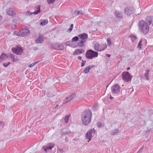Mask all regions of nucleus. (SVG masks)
Listing matches in <instances>:
<instances>
[{
	"instance_id": "obj_1",
	"label": "nucleus",
	"mask_w": 153,
	"mask_h": 153,
	"mask_svg": "<svg viewBox=\"0 0 153 153\" xmlns=\"http://www.w3.org/2000/svg\"><path fill=\"white\" fill-rule=\"evenodd\" d=\"M92 114L90 111H84L82 114V120L83 124L88 125L91 122Z\"/></svg>"
},
{
	"instance_id": "obj_2",
	"label": "nucleus",
	"mask_w": 153,
	"mask_h": 153,
	"mask_svg": "<svg viewBox=\"0 0 153 153\" xmlns=\"http://www.w3.org/2000/svg\"><path fill=\"white\" fill-rule=\"evenodd\" d=\"M139 27L140 30L144 34H146L149 30V25L146 24L144 21L141 20L139 22Z\"/></svg>"
},
{
	"instance_id": "obj_3",
	"label": "nucleus",
	"mask_w": 153,
	"mask_h": 153,
	"mask_svg": "<svg viewBox=\"0 0 153 153\" xmlns=\"http://www.w3.org/2000/svg\"><path fill=\"white\" fill-rule=\"evenodd\" d=\"M98 53L91 50H88L86 52L85 56L86 58L89 59L98 56Z\"/></svg>"
},
{
	"instance_id": "obj_4",
	"label": "nucleus",
	"mask_w": 153,
	"mask_h": 153,
	"mask_svg": "<svg viewBox=\"0 0 153 153\" xmlns=\"http://www.w3.org/2000/svg\"><path fill=\"white\" fill-rule=\"evenodd\" d=\"M30 33V31L27 29H24L18 31H15L14 34L18 36H24L29 34Z\"/></svg>"
},
{
	"instance_id": "obj_5",
	"label": "nucleus",
	"mask_w": 153,
	"mask_h": 153,
	"mask_svg": "<svg viewBox=\"0 0 153 153\" xmlns=\"http://www.w3.org/2000/svg\"><path fill=\"white\" fill-rule=\"evenodd\" d=\"M107 47V45L106 43L101 45L99 43H96L94 46V49L97 51H100L104 50Z\"/></svg>"
},
{
	"instance_id": "obj_6",
	"label": "nucleus",
	"mask_w": 153,
	"mask_h": 153,
	"mask_svg": "<svg viewBox=\"0 0 153 153\" xmlns=\"http://www.w3.org/2000/svg\"><path fill=\"white\" fill-rule=\"evenodd\" d=\"M122 77L123 79L125 82H128L130 81L132 78L128 72L125 71L123 72L122 74Z\"/></svg>"
},
{
	"instance_id": "obj_7",
	"label": "nucleus",
	"mask_w": 153,
	"mask_h": 153,
	"mask_svg": "<svg viewBox=\"0 0 153 153\" xmlns=\"http://www.w3.org/2000/svg\"><path fill=\"white\" fill-rule=\"evenodd\" d=\"M12 51L14 53L19 55H21L23 53V49L19 47L13 48Z\"/></svg>"
},
{
	"instance_id": "obj_8",
	"label": "nucleus",
	"mask_w": 153,
	"mask_h": 153,
	"mask_svg": "<svg viewBox=\"0 0 153 153\" xmlns=\"http://www.w3.org/2000/svg\"><path fill=\"white\" fill-rule=\"evenodd\" d=\"M145 22L148 25H151L153 27V16H148L146 18Z\"/></svg>"
},
{
	"instance_id": "obj_9",
	"label": "nucleus",
	"mask_w": 153,
	"mask_h": 153,
	"mask_svg": "<svg viewBox=\"0 0 153 153\" xmlns=\"http://www.w3.org/2000/svg\"><path fill=\"white\" fill-rule=\"evenodd\" d=\"M111 91L113 93H118L120 91V87L117 84L114 85L111 88Z\"/></svg>"
},
{
	"instance_id": "obj_10",
	"label": "nucleus",
	"mask_w": 153,
	"mask_h": 153,
	"mask_svg": "<svg viewBox=\"0 0 153 153\" xmlns=\"http://www.w3.org/2000/svg\"><path fill=\"white\" fill-rule=\"evenodd\" d=\"M95 130L94 129V128L91 129L90 131H88L86 134V137L87 139L89 140L88 141V142H89V141L91 140L92 138V136L91 133L92 132L95 133Z\"/></svg>"
},
{
	"instance_id": "obj_11",
	"label": "nucleus",
	"mask_w": 153,
	"mask_h": 153,
	"mask_svg": "<svg viewBox=\"0 0 153 153\" xmlns=\"http://www.w3.org/2000/svg\"><path fill=\"white\" fill-rule=\"evenodd\" d=\"M54 146V144L52 143H50L48 144L46 146H44L43 147L45 151L46 152L48 149H51Z\"/></svg>"
},
{
	"instance_id": "obj_12",
	"label": "nucleus",
	"mask_w": 153,
	"mask_h": 153,
	"mask_svg": "<svg viewBox=\"0 0 153 153\" xmlns=\"http://www.w3.org/2000/svg\"><path fill=\"white\" fill-rule=\"evenodd\" d=\"M133 8L131 7H127L125 9V12L128 15H130L132 14L133 11Z\"/></svg>"
},
{
	"instance_id": "obj_13",
	"label": "nucleus",
	"mask_w": 153,
	"mask_h": 153,
	"mask_svg": "<svg viewBox=\"0 0 153 153\" xmlns=\"http://www.w3.org/2000/svg\"><path fill=\"white\" fill-rule=\"evenodd\" d=\"M78 36L81 40H86L88 37V34L85 33L79 35Z\"/></svg>"
},
{
	"instance_id": "obj_14",
	"label": "nucleus",
	"mask_w": 153,
	"mask_h": 153,
	"mask_svg": "<svg viewBox=\"0 0 153 153\" xmlns=\"http://www.w3.org/2000/svg\"><path fill=\"white\" fill-rule=\"evenodd\" d=\"M8 56L6 54L2 53L0 56V62H2L4 60L7 59H8Z\"/></svg>"
},
{
	"instance_id": "obj_15",
	"label": "nucleus",
	"mask_w": 153,
	"mask_h": 153,
	"mask_svg": "<svg viewBox=\"0 0 153 153\" xmlns=\"http://www.w3.org/2000/svg\"><path fill=\"white\" fill-rule=\"evenodd\" d=\"M94 67L93 65H89L87 67H86L84 69L83 73H84L85 74H86L88 73L91 69Z\"/></svg>"
},
{
	"instance_id": "obj_16",
	"label": "nucleus",
	"mask_w": 153,
	"mask_h": 153,
	"mask_svg": "<svg viewBox=\"0 0 153 153\" xmlns=\"http://www.w3.org/2000/svg\"><path fill=\"white\" fill-rule=\"evenodd\" d=\"M84 52V50H83L77 49L75 51L73 52V54L74 55H76L80 54Z\"/></svg>"
},
{
	"instance_id": "obj_17",
	"label": "nucleus",
	"mask_w": 153,
	"mask_h": 153,
	"mask_svg": "<svg viewBox=\"0 0 153 153\" xmlns=\"http://www.w3.org/2000/svg\"><path fill=\"white\" fill-rule=\"evenodd\" d=\"M86 40H81L77 44V47H83L84 46L85 43L86 42Z\"/></svg>"
},
{
	"instance_id": "obj_18",
	"label": "nucleus",
	"mask_w": 153,
	"mask_h": 153,
	"mask_svg": "<svg viewBox=\"0 0 153 153\" xmlns=\"http://www.w3.org/2000/svg\"><path fill=\"white\" fill-rule=\"evenodd\" d=\"M10 58H11L13 62H17L19 60V59L18 58L17 56H15L13 54H10Z\"/></svg>"
},
{
	"instance_id": "obj_19",
	"label": "nucleus",
	"mask_w": 153,
	"mask_h": 153,
	"mask_svg": "<svg viewBox=\"0 0 153 153\" xmlns=\"http://www.w3.org/2000/svg\"><path fill=\"white\" fill-rule=\"evenodd\" d=\"M44 38V36H40L36 40L35 42L36 43H41L43 41Z\"/></svg>"
},
{
	"instance_id": "obj_20",
	"label": "nucleus",
	"mask_w": 153,
	"mask_h": 153,
	"mask_svg": "<svg viewBox=\"0 0 153 153\" xmlns=\"http://www.w3.org/2000/svg\"><path fill=\"white\" fill-rule=\"evenodd\" d=\"M66 45L67 46H69L73 48H76L77 46L73 44L72 42L67 41L65 43Z\"/></svg>"
},
{
	"instance_id": "obj_21",
	"label": "nucleus",
	"mask_w": 153,
	"mask_h": 153,
	"mask_svg": "<svg viewBox=\"0 0 153 153\" xmlns=\"http://www.w3.org/2000/svg\"><path fill=\"white\" fill-rule=\"evenodd\" d=\"M6 12L8 15L12 16L16 14V13L12 10L11 8L7 9L6 11Z\"/></svg>"
},
{
	"instance_id": "obj_22",
	"label": "nucleus",
	"mask_w": 153,
	"mask_h": 153,
	"mask_svg": "<svg viewBox=\"0 0 153 153\" xmlns=\"http://www.w3.org/2000/svg\"><path fill=\"white\" fill-rule=\"evenodd\" d=\"M40 6L39 5L36 6L35 7L36 11L33 12V13L35 14H37L38 13H39L40 11Z\"/></svg>"
},
{
	"instance_id": "obj_23",
	"label": "nucleus",
	"mask_w": 153,
	"mask_h": 153,
	"mask_svg": "<svg viewBox=\"0 0 153 153\" xmlns=\"http://www.w3.org/2000/svg\"><path fill=\"white\" fill-rule=\"evenodd\" d=\"M54 46V48L57 50H63L64 48V47L63 45H58L57 47H56L55 46Z\"/></svg>"
},
{
	"instance_id": "obj_24",
	"label": "nucleus",
	"mask_w": 153,
	"mask_h": 153,
	"mask_svg": "<svg viewBox=\"0 0 153 153\" xmlns=\"http://www.w3.org/2000/svg\"><path fill=\"white\" fill-rule=\"evenodd\" d=\"M74 95L72 94L69 96L68 97H67L66 99L65 102H67L71 101L73 98V97L74 96Z\"/></svg>"
},
{
	"instance_id": "obj_25",
	"label": "nucleus",
	"mask_w": 153,
	"mask_h": 153,
	"mask_svg": "<svg viewBox=\"0 0 153 153\" xmlns=\"http://www.w3.org/2000/svg\"><path fill=\"white\" fill-rule=\"evenodd\" d=\"M129 37L132 42H134L136 39V37L133 35H130Z\"/></svg>"
},
{
	"instance_id": "obj_26",
	"label": "nucleus",
	"mask_w": 153,
	"mask_h": 153,
	"mask_svg": "<svg viewBox=\"0 0 153 153\" xmlns=\"http://www.w3.org/2000/svg\"><path fill=\"white\" fill-rule=\"evenodd\" d=\"M48 22V21L47 19H45L43 20L40 23V25L44 26L47 24Z\"/></svg>"
},
{
	"instance_id": "obj_27",
	"label": "nucleus",
	"mask_w": 153,
	"mask_h": 153,
	"mask_svg": "<svg viewBox=\"0 0 153 153\" xmlns=\"http://www.w3.org/2000/svg\"><path fill=\"white\" fill-rule=\"evenodd\" d=\"M149 70H147L146 71V73L144 74V76L147 80H148L149 79L148 76L149 75Z\"/></svg>"
},
{
	"instance_id": "obj_28",
	"label": "nucleus",
	"mask_w": 153,
	"mask_h": 153,
	"mask_svg": "<svg viewBox=\"0 0 153 153\" xmlns=\"http://www.w3.org/2000/svg\"><path fill=\"white\" fill-rule=\"evenodd\" d=\"M70 116V114H69L68 115H67L65 117L64 119V120L65 123H67L68 122Z\"/></svg>"
},
{
	"instance_id": "obj_29",
	"label": "nucleus",
	"mask_w": 153,
	"mask_h": 153,
	"mask_svg": "<svg viewBox=\"0 0 153 153\" xmlns=\"http://www.w3.org/2000/svg\"><path fill=\"white\" fill-rule=\"evenodd\" d=\"M107 42L108 46H111V45H112L113 44L111 43V39L110 38H108L107 39Z\"/></svg>"
},
{
	"instance_id": "obj_30",
	"label": "nucleus",
	"mask_w": 153,
	"mask_h": 153,
	"mask_svg": "<svg viewBox=\"0 0 153 153\" xmlns=\"http://www.w3.org/2000/svg\"><path fill=\"white\" fill-rule=\"evenodd\" d=\"M79 39L78 37L77 36H75L72 38L71 41L72 42H76Z\"/></svg>"
},
{
	"instance_id": "obj_31",
	"label": "nucleus",
	"mask_w": 153,
	"mask_h": 153,
	"mask_svg": "<svg viewBox=\"0 0 153 153\" xmlns=\"http://www.w3.org/2000/svg\"><path fill=\"white\" fill-rule=\"evenodd\" d=\"M142 40H141L139 42L137 48L140 49H141L142 46Z\"/></svg>"
},
{
	"instance_id": "obj_32",
	"label": "nucleus",
	"mask_w": 153,
	"mask_h": 153,
	"mask_svg": "<svg viewBox=\"0 0 153 153\" xmlns=\"http://www.w3.org/2000/svg\"><path fill=\"white\" fill-rule=\"evenodd\" d=\"M10 64V62L9 61H7V62L4 63H3V66L5 67H7Z\"/></svg>"
},
{
	"instance_id": "obj_33",
	"label": "nucleus",
	"mask_w": 153,
	"mask_h": 153,
	"mask_svg": "<svg viewBox=\"0 0 153 153\" xmlns=\"http://www.w3.org/2000/svg\"><path fill=\"white\" fill-rule=\"evenodd\" d=\"M115 14L117 17H121L122 16V15L121 13L118 12H115Z\"/></svg>"
},
{
	"instance_id": "obj_34",
	"label": "nucleus",
	"mask_w": 153,
	"mask_h": 153,
	"mask_svg": "<svg viewBox=\"0 0 153 153\" xmlns=\"http://www.w3.org/2000/svg\"><path fill=\"white\" fill-rule=\"evenodd\" d=\"M5 124L4 122L2 121H0V127L3 128Z\"/></svg>"
},
{
	"instance_id": "obj_35",
	"label": "nucleus",
	"mask_w": 153,
	"mask_h": 153,
	"mask_svg": "<svg viewBox=\"0 0 153 153\" xmlns=\"http://www.w3.org/2000/svg\"><path fill=\"white\" fill-rule=\"evenodd\" d=\"M56 0H47V2L49 4L53 3Z\"/></svg>"
},
{
	"instance_id": "obj_36",
	"label": "nucleus",
	"mask_w": 153,
	"mask_h": 153,
	"mask_svg": "<svg viewBox=\"0 0 153 153\" xmlns=\"http://www.w3.org/2000/svg\"><path fill=\"white\" fill-rule=\"evenodd\" d=\"M102 125V123L100 122H98L97 123V126L99 127H100Z\"/></svg>"
},
{
	"instance_id": "obj_37",
	"label": "nucleus",
	"mask_w": 153,
	"mask_h": 153,
	"mask_svg": "<svg viewBox=\"0 0 153 153\" xmlns=\"http://www.w3.org/2000/svg\"><path fill=\"white\" fill-rule=\"evenodd\" d=\"M38 62H36L35 63L30 64L29 65V67L30 68L34 66Z\"/></svg>"
},
{
	"instance_id": "obj_38",
	"label": "nucleus",
	"mask_w": 153,
	"mask_h": 153,
	"mask_svg": "<svg viewBox=\"0 0 153 153\" xmlns=\"http://www.w3.org/2000/svg\"><path fill=\"white\" fill-rule=\"evenodd\" d=\"M85 62L86 61L85 60L82 61V62L81 65L82 67L84 66L85 65Z\"/></svg>"
},
{
	"instance_id": "obj_39",
	"label": "nucleus",
	"mask_w": 153,
	"mask_h": 153,
	"mask_svg": "<svg viewBox=\"0 0 153 153\" xmlns=\"http://www.w3.org/2000/svg\"><path fill=\"white\" fill-rule=\"evenodd\" d=\"M58 44L56 43V44H54L52 45V47L54 48V46H55L56 47H57L58 46Z\"/></svg>"
},
{
	"instance_id": "obj_40",
	"label": "nucleus",
	"mask_w": 153,
	"mask_h": 153,
	"mask_svg": "<svg viewBox=\"0 0 153 153\" xmlns=\"http://www.w3.org/2000/svg\"><path fill=\"white\" fill-rule=\"evenodd\" d=\"M72 28H70L68 29V30L67 32H71L72 31Z\"/></svg>"
},
{
	"instance_id": "obj_41",
	"label": "nucleus",
	"mask_w": 153,
	"mask_h": 153,
	"mask_svg": "<svg viewBox=\"0 0 153 153\" xmlns=\"http://www.w3.org/2000/svg\"><path fill=\"white\" fill-rule=\"evenodd\" d=\"M30 13L29 12L27 11L26 13V15H29L30 14Z\"/></svg>"
},
{
	"instance_id": "obj_42",
	"label": "nucleus",
	"mask_w": 153,
	"mask_h": 153,
	"mask_svg": "<svg viewBox=\"0 0 153 153\" xmlns=\"http://www.w3.org/2000/svg\"><path fill=\"white\" fill-rule=\"evenodd\" d=\"M59 150L62 153L63 152V150L62 149H59Z\"/></svg>"
},
{
	"instance_id": "obj_43",
	"label": "nucleus",
	"mask_w": 153,
	"mask_h": 153,
	"mask_svg": "<svg viewBox=\"0 0 153 153\" xmlns=\"http://www.w3.org/2000/svg\"><path fill=\"white\" fill-rule=\"evenodd\" d=\"M78 58L79 59L81 60L82 59V57L80 56H79Z\"/></svg>"
},
{
	"instance_id": "obj_44",
	"label": "nucleus",
	"mask_w": 153,
	"mask_h": 153,
	"mask_svg": "<svg viewBox=\"0 0 153 153\" xmlns=\"http://www.w3.org/2000/svg\"><path fill=\"white\" fill-rule=\"evenodd\" d=\"M73 26H74V25H73V24H71V26H70V28L73 29Z\"/></svg>"
},
{
	"instance_id": "obj_45",
	"label": "nucleus",
	"mask_w": 153,
	"mask_h": 153,
	"mask_svg": "<svg viewBox=\"0 0 153 153\" xmlns=\"http://www.w3.org/2000/svg\"><path fill=\"white\" fill-rule=\"evenodd\" d=\"M106 55L108 57H109L111 55L109 54H106Z\"/></svg>"
},
{
	"instance_id": "obj_46",
	"label": "nucleus",
	"mask_w": 153,
	"mask_h": 153,
	"mask_svg": "<svg viewBox=\"0 0 153 153\" xmlns=\"http://www.w3.org/2000/svg\"><path fill=\"white\" fill-rule=\"evenodd\" d=\"M2 19V17L0 16V21Z\"/></svg>"
},
{
	"instance_id": "obj_47",
	"label": "nucleus",
	"mask_w": 153,
	"mask_h": 153,
	"mask_svg": "<svg viewBox=\"0 0 153 153\" xmlns=\"http://www.w3.org/2000/svg\"><path fill=\"white\" fill-rule=\"evenodd\" d=\"M110 99H113V97H112L111 96H110Z\"/></svg>"
},
{
	"instance_id": "obj_48",
	"label": "nucleus",
	"mask_w": 153,
	"mask_h": 153,
	"mask_svg": "<svg viewBox=\"0 0 153 153\" xmlns=\"http://www.w3.org/2000/svg\"><path fill=\"white\" fill-rule=\"evenodd\" d=\"M130 69V68H127V70H128V69Z\"/></svg>"
},
{
	"instance_id": "obj_49",
	"label": "nucleus",
	"mask_w": 153,
	"mask_h": 153,
	"mask_svg": "<svg viewBox=\"0 0 153 153\" xmlns=\"http://www.w3.org/2000/svg\"><path fill=\"white\" fill-rule=\"evenodd\" d=\"M117 132H118L117 130Z\"/></svg>"
},
{
	"instance_id": "obj_50",
	"label": "nucleus",
	"mask_w": 153,
	"mask_h": 153,
	"mask_svg": "<svg viewBox=\"0 0 153 153\" xmlns=\"http://www.w3.org/2000/svg\"><path fill=\"white\" fill-rule=\"evenodd\" d=\"M56 106H58V105H57Z\"/></svg>"
}]
</instances>
